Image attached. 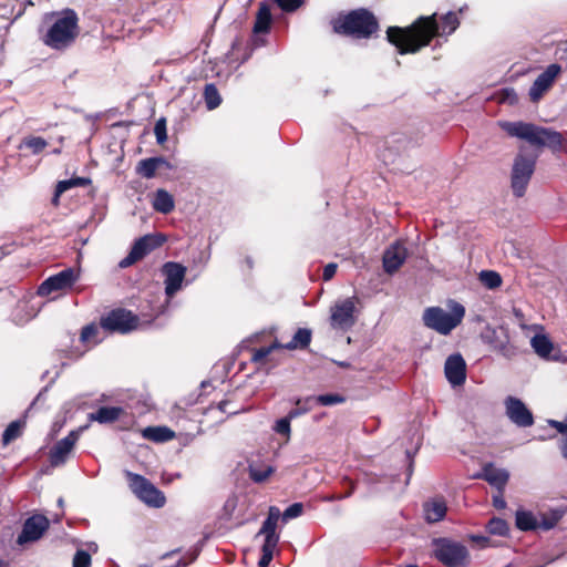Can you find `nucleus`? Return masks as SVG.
Listing matches in <instances>:
<instances>
[{
  "mask_svg": "<svg viewBox=\"0 0 567 567\" xmlns=\"http://www.w3.org/2000/svg\"><path fill=\"white\" fill-rule=\"evenodd\" d=\"M436 17V13L420 17L408 28L390 27L386 31L388 41L398 48L400 54L415 53L429 45L435 35L452 34L460 25V20L453 11L442 17L441 27Z\"/></svg>",
  "mask_w": 567,
  "mask_h": 567,
  "instance_id": "obj_1",
  "label": "nucleus"
},
{
  "mask_svg": "<svg viewBox=\"0 0 567 567\" xmlns=\"http://www.w3.org/2000/svg\"><path fill=\"white\" fill-rule=\"evenodd\" d=\"M502 128L512 137L526 141L536 147H548L553 152L567 153V141L564 135L549 127L539 126L523 121L504 122Z\"/></svg>",
  "mask_w": 567,
  "mask_h": 567,
  "instance_id": "obj_2",
  "label": "nucleus"
},
{
  "mask_svg": "<svg viewBox=\"0 0 567 567\" xmlns=\"http://www.w3.org/2000/svg\"><path fill=\"white\" fill-rule=\"evenodd\" d=\"M447 306L450 311H446L441 307L426 308L422 317L424 326L440 334H450L457 326L461 324L465 316V308L455 300H449Z\"/></svg>",
  "mask_w": 567,
  "mask_h": 567,
  "instance_id": "obj_3",
  "label": "nucleus"
},
{
  "mask_svg": "<svg viewBox=\"0 0 567 567\" xmlns=\"http://www.w3.org/2000/svg\"><path fill=\"white\" fill-rule=\"evenodd\" d=\"M379 28L375 17L365 9L353 10L334 22L337 33L351 35L357 39L370 38Z\"/></svg>",
  "mask_w": 567,
  "mask_h": 567,
  "instance_id": "obj_4",
  "label": "nucleus"
},
{
  "mask_svg": "<svg viewBox=\"0 0 567 567\" xmlns=\"http://www.w3.org/2000/svg\"><path fill=\"white\" fill-rule=\"evenodd\" d=\"M78 35V17L73 10H65L49 28L43 42L55 50L70 47Z\"/></svg>",
  "mask_w": 567,
  "mask_h": 567,
  "instance_id": "obj_5",
  "label": "nucleus"
},
{
  "mask_svg": "<svg viewBox=\"0 0 567 567\" xmlns=\"http://www.w3.org/2000/svg\"><path fill=\"white\" fill-rule=\"evenodd\" d=\"M434 557L446 567H466L468 564V550L458 543L447 538L433 540Z\"/></svg>",
  "mask_w": 567,
  "mask_h": 567,
  "instance_id": "obj_6",
  "label": "nucleus"
},
{
  "mask_svg": "<svg viewBox=\"0 0 567 567\" xmlns=\"http://www.w3.org/2000/svg\"><path fill=\"white\" fill-rule=\"evenodd\" d=\"M279 518L280 509L276 506H270L268 516L257 534V536H265V542L261 547V557L258 561L259 567H267L274 558V553L279 542V535L276 533Z\"/></svg>",
  "mask_w": 567,
  "mask_h": 567,
  "instance_id": "obj_7",
  "label": "nucleus"
},
{
  "mask_svg": "<svg viewBox=\"0 0 567 567\" xmlns=\"http://www.w3.org/2000/svg\"><path fill=\"white\" fill-rule=\"evenodd\" d=\"M535 167V157L523 153H518L515 156L511 172V188L515 197L520 198L525 195Z\"/></svg>",
  "mask_w": 567,
  "mask_h": 567,
  "instance_id": "obj_8",
  "label": "nucleus"
},
{
  "mask_svg": "<svg viewBox=\"0 0 567 567\" xmlns=\"http://www.w3.org/2000/svg\"><path fill=\"white\" fill-rule=\"evenodd\" d=\"M128 486L134 495L150 507L161 508L166 503V497L153 483L140 474L126 472Z\"/></svg>",
  "mask_w": 567,
  "mask_h": 567,
  "instance_id": "obj_9",
  "label": "nucleus"
},
{
  "mask_svg": "<svg viewBox=\"0 0 567 567\" xmlns=\"http://www.w3.org/2000/svg\"><path fill=\"white\" fill-rule=\"evenodd\" d=\"M165 240V237L158 234H148L138 238L133 244L128 255L118 262V266L121 268H127L132 266L136 261L143 259L154 249L161 247Z\"/></svg>",
  "mask_w": 567,
  "mask_h": 567,
  "instance_id": "obj_10",
  "label": "nucleus"
},
{
  "mask_svg": "<svg viewBox=\"0 0 567 567\" xmlns=\"http://www.w3.org/2000/svg\"><path fill=\"white\" fill-rule=\"evenodd\" d=\"M80 279V270L75 268H65L60 272L47 278L38 288V295L47 297L52 292L65 291L71 289Z\"/></svg>",
  "mask_w": 567,
  "mask_h": 567,
  "instance_id": "obj_11",
  "label": "nucleus"
},
{
  "mask_svg": "<svg viewBox=\"0 0 567 567\" xmlns=\"http://www.w3.org/2000/svg\"><path fill=\"white\" fill-rule=\"evenodd\" d=\"M100 324L105 331L127 333L138 327V318L131 311L115 309L102 317Z\"/></svg>",
  "mask_w": 567,
  "mask_h": 567,
  "instance_id": "obj_12",
  "label": "nucleus"
},
{
  "mask_svg": "<svg viewBox=\"0 0 567 567\" xmlns=\"http://www.w3.org/2000/svg\"><path fill=\"white\" fill-rule=\"evenodd\" d=\"M355 298H347L331 307L330 323L333 329L348 330L355 323Z\"/></svg>",
  "mask_w": 567,
  "mask_h": 567,
  "instance_id": "obj_13",
  "label": "nucleus"
},
{
  "mask_svg": "<svg viewBox=\"0 0 567 567\" xmlns=\"http://www.w3.org/2000/svg\"><path fill=\"white\" fill-rule=\"evenodd\" d=\"M561 73V65L557 63L549 64L532 84L528 95L532 102H538L546 92L550 90L556 79Z\"/></svg>",
  "mask_w": 567,
  "mask_h": 567,
  "instance_id": "obj_14",
  "label": "nucleus"
},
{
  "mask_svg": "<svg viewBox=\"0 0 567 567\" xmlns=\"http://www.w3.org/2000/svg\"><path fill=\"white\" fill-rule=\"evenodd\" d=\"M530 347L534 352L543 360L554 362H567L565 355L555 344L549 337L545 333H537L530 339Z\"/></svg>",
  "mask_w": 567,
  "mask_h": 567,
  "instance_id": "obj_15",
  "label": "nucleus"
},
{
  "mask_svg": "<svg viewBox=\"0 0 567 567\" xmlns=\"http://www.w3.org/2000/svg\"><path fill=\"white\" fill-rule=\"evenodd\" d=\"M49 526L50 522L44 515H32L24 522L17 539L18 544L23 545L40 539Z\"/></svg>",
  "mask_w": 567,
  "mask_h": 567,
  "instance_id": "obj_16",
  "label": "nucleus"
},
{
  "mask_svg": "<svg viewBox=\"0 0 567 567\" xmlns=\"http://www.w3.org/2000/svg\"><path fill=\"white\" fill-rule=\"evenodd\" d=\"M162 274L165 277V293L172 298L182 288L186 267L178 262L167 261L162 267Z\"/></svg>",
  "mask_w": 567,
  "mask_h": 567,
  "instance_id": "obj_17",
  "label": "nucleus"
},
{
  "mask_svg": "<svg viewBox=\"0 0 567 567\" xmlns=\"http://www.w3.org/2000/svg\"><path fill=\"white\" fill-rule=\"evenodd\" d=\"M85 427L86 426L71 431L68 436L55 443V445L50 451V462L53 466H61L65 463L69 454L78 442L81 432Z\"/></svg>",
  "mask_w": 567,
  "mask_h": 567,
  "instance_id": "obj_18",
  "label": "nucleus"
},
{
  "mask_svg": "<svg viewBox=\"0 0 567 567\" xmlns=\"http://www.w3.org/2000/svg\"><path fill=\"white\" fill-rule=\"evenodd\" d=\"M506 415L519 427H528L534 424L532 412L517 398L508 396L505 400Z\"/></svg>",
  "mask_w": 567,
  "mask_h": 567,
  "instance_id": "obj_19",
  "label": "nucleus"
},
{
  "mask_svg": "<svg viewBox=\"0 0 567 567\" xmlns=\"http://www.w3.org/2000/svg\"><path fill=\"white\" fill-rule=\"evenodd\" d=\"M444 373L452 386H461L466 380V363L458 353L450 355L444 365Z\"/></svg>",
  "mask_w": 567,
  "mask_h": 567,
  "instance_id": "obj_20",
  "label": "nucleus"
},
{
  "mask_svg": "<svg viewBox=\"0 0 567 567\" xmlns=\"http://www.w3.org/2000/svg\"><path fill=\"white\" fill-rule=\"evenodd\" d=\"M408 250L400 243L392 244L383 254V268L386 274H394L406 260Z\"/></svg>",
  "mask_w": 567,
  "mask_h": 567,
  "instance_id": "obj_21",
  "label": "nucleus"
},
{
  "mask_svg": "<svg viewBox=\"0 0 567 567\" xmlns=\"http://www.w3.org/2000/svg\"><path fill=\"white\" fill-rule=\"evenodd\" d=\"M424 518L427 523L442 520L447 512L446 502L443 497H434L423 504Z\"/></svg>",
  "mask_w": 567,
  "mask_h": 567,
  "instance_id": "obj_22",
  "label": "nucleus"
},
{
  "mask_svg": "<svg viewBox=\"0 0 567 567\" xmlns=\"http://www.w3.org/2000/svg\"><path fill=\"white\" fill-rule=\"evenodd\" d=\"M476 477L485 480L492 486L496 487L497 491H504L508 482L509 474L504 468H496L492 464H487L483 467V472Z\"/></svg>",
  "mask_w": 567,
  "mask_h": 567,
  "instance_id": "obj_23",
  "label": "nucleus"
},
{
  "mask_svg": "<svg viewBox=\"0 0 567 567\" xmlns=\"http://www.w3.org/2000/svg\"><path fill=\"white\" fill-rule=\"evenodd\" d=\"M161 166L169 167V164L164 157H148L140 161L135 171L137 175L151 179Z\"/></svg>",
  "mask_w": 567,
  "mask_h": 567,
  "instance_id": "obj_24",
  "label": "nucleus"
},
{
  "mask_svg": "<svg viewBox=\"0 0 567 567\" xmlns=\"http://www.w3.org/2000/svg\"><path fill=\"white\" fill-rule=\"evenodd\" d=\"M515 525L522 532H532L538 528V517L530 511L518 509L515 514Z\"/></svg>",
  "mask_w": 567,
  "mask_h": 567,
  "instance_id": "obj_25",
  "label": "nucleus"
},
{
  "mask_svg": "<svg viewBox=\"0 0 567 567\" xmlns=\"http://www.w3.org/2000/svg\"><path fill=\"white\" fill-rule=\"evenodd\" d=\"M122 408L117 406H102L96 412L89 414L90 421H96L102 424L112 423L116 421L122 414Z\"/></svg>",
  "mask_w": 567,
  "mask_h": 567,
  "instance_id": "obj_26",
  "label": "nucleus"
},
{
  "mask_svg": "<svg viewBox=\"0 0 567 567\" xmlns=\"http://www.w3.org/2000/svg\"><path fill=\"white\" fill-rule=\"evenodd\" d=\"M152 205L156 212L162 214H169L175 207L173 196L165 189L156 190Z\"/></svg>",
  "mask_w": 567,
  "mask_h": 567,
  "instance_id": "obj_27",
  "label": "nucleus"
},
{
  "mask_svg": "<svg viewBox=\"0 0 567 567\" xmlns=\"http://www.w3.org/2000/svg\"><path fill=\"white\" fill-rule=\"evenodd\" d=\"M271 23L270 6L266 2L259 4L256 21L254 25L255 33H265L269 30Z\"/></svg>",
  "mask_w": 567,
  "mask_h": 567,
  "instance_id": "obj_28",
  "label": "nucleus"
},
{
  "mask_svg": "<svg viewBox=\"0 0 567 567\" xmlns=\"http://www.w3.org/2000/svg\"><path fill=\"white\" fill-rule=\"evenodd\" d=\"M311 330L306 328H299L296 333L293 334L292 339L288 342L282 344L280 349H287V350H296V349H306L310 342H311Z\"/></svg>",
  "mask_w": 567,
  "mask_h": 567,
  "instance_id": "obj_29",
  "label": "nucleus"
},
{
  "mask_svg": "<svg viewBox=\"0 0 567 567\" xmlns=\"http://www.w3.org/2000/svg\"><path fill=\"white\" fill-rule=\"evenodd\" d=\"M563 516L564 511L561 509H551L547 513H543L540 514V519H538V528L550 530L558 524Z\"/></svg>",
  "mask_w": 567,
  "mask_h": 567,
  "instance_id": "obj_30",
  "label": "nucleus"
},
{
  "mask_svg": "<svg viewBox=\"0 0 567 567\" xmlns=\"http://www.w3.org/2000/svg\"><path fill=\"white\" fill-rule=\"evenodd\" d=\"M316 402L322 406L336 405L346 402V398L338 393H327L316 396H307L305 403Z\"/></svg>",
  "mask_w": 567,
  "mask_h": 567,
  "instance_id": "obj_31",
  "label": "nucleus"
},
{
  "mask_svg": "<svg viewBox=\"0 0 567 567\" xmlns=\"http://www.w3.org/2000/svg\"><path fill=\"white\" fill-rule=\"evenodd\" d=\"M143 435L154 442H165L174 437V432L164 426H150L143 431Z\"/></svg>",
  "mask_w": 567,
  "mask_h": 567,
  "instance_id": "obj_32",
  "label": "nucleus"
},
{
  "mask_svg": "<svg viewBox=\"0 0 567 567\" xmlns=\"http://www.w3.org/2000/svg\"><path fill=\"white\" fill-rule=\"evenodd\" d=\"M24 423L22 421L11 422L2 434L3 445H8L12 441L21 436Z\"/></svg>",
  "mask_w": 567,
  "mask_h": 567,
  "instance_id": "obj_33",
  "label": "nucleus"
},
{
  "mask_svg": "<svg viewBox=\"0 0 567 567\" xmlns=\"http://www.w3.org/2000/svg\"><path fill=\"white\" fill-rule=\"evenodd\" d=\"M275 472V468L270 465L266 466H256L249 465V477L255 483H264L268 480V477Z\"/></svg>",
  "mask_w": 567,
  "mask_h": 567,
  "instance_id": "obj_34",
  "label": "nucleus"
},
{
  "mask_svg": "<svg viewBox=\"0 0 567 567\" xmlns=\"http://www.w3.org/2000/svg\"><path fill=\"white\" fill-rule=\"evenodd\" d=\"M204 99L208 110L218 107L221 103V97L217 87L214 84H206L204 90Z\"/></svg>",
  "mask_w": 567,
  "mask_h": 567,
  "instance_id": "obj_35",
  "label": "nucleus"
},
{
  "mask_svg": "<svg viewBox=\"0 0 567 567\" xmlns=\"http://www.w3.org/2000/svg\"><path fill=\"white\" fill-rule=\"evenodd\" d=\"M482 285L488 289H496L502 285V277L494 270H482L480 272Z\"/></svg>",
  "mask_w": 567,
  "mask_h": 567,
  "instance_id": "obj_36",
  "label": "nucleus"
},
{
  "mask_svg": "<svg viewBox=\"0 0 567 567\" xmlns=\"http://www.w3.org/2000/svg\"><path fill=\"white\" fill-rule=\"evenodd\" d=\"M487 530L492 535L506 536L509 533V526L507 522L499 517H493L488 520Z\"/></svg>",
  "mask_w": 567,
  "mask_h": 567,
  "instance_id": "obj_37",
  "label": "nucleus"
},
{
  "mask_svg": "<svg viewBox=\"0 0 567 567\" xmlns=\"http://www.w3.org/2000/svg\"><path fill=\"white\" fill-rule=\"evenodd\" d=\"M47 145L48 143L43 137L29 136L22 141V143L20 144V148L27 147L31 150L32 154H39L47 147Z\"/></svg>",
  "mask_w": 567,
  "mask_h": 567,
  "instance_id": "obj_38",
  "label": "nucleus"
},
{
  "mask_svg": "<svg viewBox=\"0 0 567 567\" xmlns=\"http://www.w3.org/2000/svg\"><path fill=\"white\" fill-rule=\"evenodd\" d=\"M291 419H289L288 415H286L285 417H281L279 420H277L272 426V430L280 434V435H285L286 436V441L288 442L290 440V434H291V426H290V423H291Z\"/></svg>",
  "mask_w": 567,
  "mask_h": 567,
  "instance_id": "obj_39",
  "label": "nucleus"
},
{
  "mask_svg": "<svg viewBox=\"0 0 567 567\" xmlns=\"http://www.w3.org/2000/svg\"><path fill=\"white\" fill-rule=\"evenodd\" d=\"M281 343L276 341L269 347H261L257 350H255L252 354V361L254 362H261L265 358H267L275 349H280Z\"/></svg>",
  "mask_w": 567,
  "mask_h": 567,
  "instance_id": "obj_40",
  "label": "nucleus"
},
{
  "mask_svg": "<svg viewBox=\"0 0 567 567\" xmlns=\"http://www.w3.org/2000/svg\"><path fill=\"white\" fill-rule=\"evenodd\" d=\"M302 511L303 505L301 503H293L288 506L282 514L280 513V517L284 522H288L289 519L299 517L302 514Z\"/></svg>",
  "mask_w": 567,
  "mask_h": 567,
  "instance_id": "obj_41",
  "label": "nucleus"
},
{
  "mask_svg": "<svg viewBox=\"0 0 567 567\" xmlns=\"http://www.w3.org/2000/svg\"><path fill=\"white\" fill-rule=\"evenodd\" d=\"M99 334V327L95 324H87L81 331V341L82 342H91L97 343L96 336Z\"/></svg>",
  "mask_w": 567,
  "mask_h": 567,
  "instance_id": "obj_42",
  "label": "nucleus"
},
{
  "mask_svg": "<svg viewBox=\"0 0 567 567\" xmlns=\"http://www.w3.org/2000/svg\"><path fill=\"white\" fill-rule=\"evenodd\" d=\"M296 404H297V408L291 409L287 414L289 416V419H291V420H295L311 410L310 403H305V399L296 400Z\"/></svg>",
  "mask_w": 567,
  "mask_h": 567,
  "instance_id": "obj_43",
  "label": "nucleus"
},
{
  "mask_svg": "<svg viewBox=\"0 0 567 567\" xmlns=\"http://www.w3.org/2000/svg\"><path fill=\"white\" fill-rule=\"evenodd\" d=\"M154 134L156 136V141H157L158 144H163L167 140L166 121H165V118H159L155 123Z\"/></svg>",
  "mask_w": 567,
  "mask_h": 567,
  "instance_id": "obj_44",
  "label": "nucleus"
},
{
  "mask_svg": "<svg viewBox=\"0 0 567 567\" xmlns=\"http://www.w3.org/2000/svg\"><path fill=\"white\" fill-rule=\"evenodd\" d=\"M91 556L85 550H78L73 557V567H90Z\"/></svg>",
  "mask_w": 567,
  "mask_h": 567,
  "instance_id": "obj_45",
  "label": "nucleus"
},
{
  "mask_svg": "<svg viewBox=\"0 0 567 567\" xmlns=\"http://www.w3.org/2000/svg\"><path fill=\"white\" fill-rule=\"evenodd\" d=\"M277 4L286 12H292L301 7L303 0H275Z\"/></svg>",
  "mask_w": 567,
  "mask_h": 567,
  "instance_id": "obj_46",
  "label": "nucleus"
},
{
  "mask_svg": "<svg viewBox=\"0 0 567 567\" xmlns=\"http://www.w3.org/2000/svg\"><path fill=\"white\" fill-rule=\"evenodd\" d=\"M337 268V264L333 262L326 265L322 272L323 280L329 281L330 279H332L333 276L336 275Z\"/></svg>",
  "mask_w": 567,
  "mask_h": 567,
  "instance_id": "obj_47",
  "label": "nucleus"
},
{
  "mask_svg": "<svg viewBox=\"0 0 567 567\" xmlns=\"http://www.w3.org/2000/svg\"><path fill=\"white\" fill-rule=\"evenodd\" d=\"M503 492L504 491H498L497 494L493 496V506L497 509H504L506 507V501Z\"/></svg>",
  "mask_w": 567,
  "mask_h": 567,
  "instance_id": "obj_48",
  "label": "nucleus"
},
{
  "mask_svg": "<svg viewBox=\"0 0 567 567\" xmlns=\"http://www.w3.org/2000/svg\"><path fill=\"white\" fill-rule=\"evenodd\" d=\"M549 425L561 434H567V414L564 421L550 420Z\"/></svg>",
  "mask_w": 567,
  "mask_h": 567,
  "instance_id": "obj_49",
  "label": "nucleus"
},
{
  "mask_svg": "<svg viewBox=\"0 0 567 567\" xmlns=\"http://www.w3.org/2000/svg\"><path fill=\"white\" fill-rule=\"evenodd\" d=\"M72 181L65 179L58 183L55 188V197H59L62 193L66 192L68 189L72 188Z\"/></svg>",
  "mask_w": 567,
  "mask_h": 567,
  "instance_id": "obj_50",
  "label": "nucleus"
},
{
  "mask_svg": "<svg viewBox=\"0 0 567 567\" xmlns=\"http://www.w3.org/2000/svg\"><path fill=\"white\" fill-rule=\"evenodd\" d=\"M72 181V186L73 187H78V186H86L91 183V181L89 178H85V177H74V178H71Z\"/></svg>",
  "mask_w": 567,
  "mask_h": 567,
  "instance_id": "obj_51",
  "label": "nucleus"
},
{
  "mask_svg": "<svg viewBox=\"0 0 567 567\" xmlns=\"http://www.w3.org/2000/svg\"><path fill=\"white\" fill-rule=\"evenodd\" d=\"M561 453H563L564 457L567 458V437L564 440V443L561 445Z\"/></svg>",
  "mask_w": 567,
  "mask_h": 567,
  "instance_id": "obj_52",
  "label": "nucleus"
},
{
  "mask_svg": "<svg viewBox=\"0 0 567 567\" xmlns=\"http://www.w3.org/2000/svg\"><path fill=\"white\" fill-rule=\"evenodd\" d=\"M9 564L6 560L0 559V567H8Z\"/></svg>",
  "mask_w": 567,
  "mask_h": 567,
  "instance_id": "obj_53",
  "label": "nucleus"
},
{
  "mask_svg": "<svg viewBox=\"0 0 567 567\" xmlns=\"http://www.w3.org/2000/svg\"><path fill=\"white\" fill-rule=\"evenodd\" d=\"M219 409H220L221 411H225V410H226V402H220V403H219Z\"/></svg>",
  "mask_w": 567,
  "mask_h": 567,
  "instance_id": "obj_54",
  "label": "nucleus"
},
{
  "mask_svg": "<svg viewBox=\"0 0 567 567\" xmlns=\"http://www.w3.org/2000/svg\"><path fill=\"white\" fill-rule=\"evenodd\" d=\"M498 350H499L502 353L507 354V353H506V347H505V346H501V347L498 348Z\"/></svg>",
  "mask_w": 567,
  "mask_h": 567,
  "instance_id": "obj_55",
  "label": "nucleus"
},
{
  "mask_svg": "<svg viewBox=\"0 0 567 567\" xmlns=\"http://www.w3.org/2000/svg\"><path fill=\"white\" fill-rule=\"evenodd\" d=\"M406 567H419L417 565H408Z\"/></svg>",
  "mask_w": 567,
  "mask_h": 567,
  "instance_id": "obj_56",
  "label": "nucleus"
},
{
  "mask_svg": "<svg viewBox=\"0 0 567 567\" xmlns=\"http://www.w3.org/2000/svg\"><path fill=\"white\" fill-rule=\"evenodd\" d=\"M138 567H150V566H147V565H140Z\"/></svg>",
  "mask_w": 567,
  "mask_h": 567,
  "instance_id": "obj_57",
  "label": "nucleus"
}]
</instances>
